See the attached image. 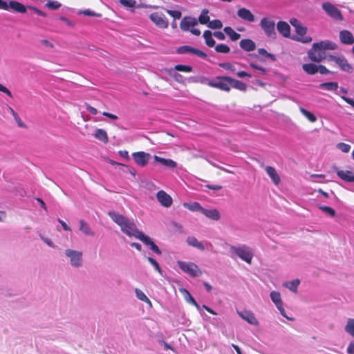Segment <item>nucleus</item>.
Wrapping results in <instances>:
<instances>
[{"label":"nucleus","instance_id":"nucleus-1","mask_svg":"<svg viewBox=\"0 0 354 354\" xmlns=\"http://www.w3.org/2000/svg\"><path fill=\"white\" fill-rule=\"evenodd\" d=\"M109 216L120 227L121 231L127 235L129 236H134L138 239H140L143 235V233L136 228L135 223L131 222L124 216L115 212H109Z\"/></svg>","mask_w":354,"mask_h":354},{"label":"nucleus","instance_id":"nucleus-2","mask_svg":"<svg viewBox=\"0 0 354 354\" xmlns=\"http://www.w3.org/2000/svg\"><path fill=\"white\" fill-rule=\"evenodd\" d=\"M227 79H231V77L229 76L216 77L214 80L209 81L208 85L211 87L229 92L231 89V82Z\"/></svg>","mask_w":354,"mask_h":354},{"label":"nucleus","instance_id":"nucleus-3","mask_svg":"<svg viewBox=\"0 0 354 354\" xmlns=\"http://www.w3.org/2000/svg\"><path fill=\"white\" fill-rule=\"evenodd\" d=\"M308 57L314 62H321L323 59H328L326 52L317 44H313L312 48L308 51Z\"/></svg>","mask_w":354,"mask_h":354},{"label":"nucleus","instance_id":"nucleus-4","mask_svg":"<svg viewBox=\"0 0 354 354\" xmlns=\"http://www.w3.org/2000/svg\"><path fill=\"white\" fill-rule=\"evenodd\" d=\"M260 26L268 37L276 39L275 23L273 20L268 17H263L261 20Z\"/></svg>","mask_w":354,"mask_h":354},{"label":"nucleus","instance_id":"nucleus-5","mask_svg":"<svg viewBox=\"0 0 354 354\" xmlns=\"http://www.w3.org/2000/svg\"><path fill=\"white\" fill-rule=\"evenodd\" d=\"M179 268L191 277H195L202 274L201 270L194 263H186L183 261H178Z\"/></svg>","mask_w":354,"mask_h":354},{"label":"nucleus","instance_id":"nucleus-6","mask_svg":"<svg viewBox=\"0 0 354 354\" xmlns=\"http://www.w3.org/2000/svg\"><path fill=\"white\" fill-rule=\"evenodd\" d=\"M322 9L328 16L337 21H343L344 17L342 12L335 5L326 2L322 4Z\"/></svg>","mask_w":354,"mask_h":354},{"label":"nucleus","instance_id":"nucleus-7","mask_svg":"<svg viewBox=\"0 0 354 354\" xmlns=\"http://www.w3.org/2000/svg\"><path fill=\"white\" fill-rule=\"evenodd\" d=\"M149 19L151 21L160 28H167L169 22L167 17L161 12H155L150 15Z\"/></svg>","mask_w":354,"mask_h":354},{"label":"nucleus","instance_id":"nucleus-8","mask_svg":"<svg viewBox=\"0 0 354 354\" xmlns=\"http://www.w3.org/2000/svg\"><path fill=\"white\" fill-rule=\"evenodd\" d=\"M232 251L236 254L239 258L245 262L250 263L253 257L252 253L248 250L247 246L243 245L242 247H232Z\"/></svg>","mask_w":354,"mask_h":354},{"label":"nucleus","instance_id":"nucleus-9","mask_svg":"<svg viewBox=\"0 0 354 354\" xmlns=\"http://www.w3.org/2000/svg\"><path fill=\"white\" fill-rule=\"evenodd\" d=\"M328 61L335 62L340 68L346 72L351 73L353 71L352 66L348 63V60L344 56L329 55Z\"/></svg>","mask_w":354,"mask_h":354},{"label":"nucleus","instance_id":"nucleus-10","mask_svg":"<svg viewBox=\"0 0 354 354\" xmlns=\"http://www.w3.org/2000/svg\"><path fill=\"white\" fill-rule=\"evenodd\" d=\"M176 53H178V54L190 53V54L195 55H196L201 58H203V59H205L207 57V54L205 52H203L198 48L189 46H182L178 47L176 49Z\"/></svg>","mask_w":354,"mask_h":354},{"label":"nucleus","instance_id":"nucleus-11","mask_svg":"<svg viewBox=\"0 0 354 354\" xmlns=\"http://www.w3.org/2000/svg\"><path fill=\"white\" fill-rule=\"evenodd\" d=\"M295 32L297 35L293 37V39L304 44H308L312 41V37L306 35L307 28L303 26L302 24L296 27Z\"/></svg>","mask_w":354,"mask_h":354},{"label":"nucleus","instance_id":"nucleus-12","mask_svg":"<svg viewBox=\"0 0 354 354\" xmlns=\"http://www.w3.org/2000/svg\"><path fill=\"white\" fill-rule=\"evenodd\" d=\"M132 158L138 165L143 167L148 164L151 155L145 151H138L132 153Z\"/></svg>","mask_w":354,"mask_h":354},{"label":"nucleus","instance_id":"nucleus-13","mask_svg":"<svg viewBox=\"0 0 354 354\" xmlns=\"http://www.w3.org/2000/svg\"><path fill=\"white\" fill-rule=\"evenodd\" d=\"M66 255L70 258L72 266L75 267L82 266V253L81 252L68 249L66 250Z\"/></svg>","mask_w":354,"mask_h":354},{"label":"nucleus","instance_id":"nucleus-14","mask_svg":"<svg viewBox=\"0 0 354 354\" xmlns=\"http://www.w3.org/2000/svg\"><path fill=\"white\" fill-rule=\"evenodd\" d=\"M158 201L165 207H169L172 205V198L165 191L160 190L156 194Z\"/></svg>","mask_w":354,"mask_h":354},{"label":"nucleus","instance_id":"nucleus-15","mask_svg":"<svg viewBox=\"0 0 354 354\" xmlns=\"http://www.w3.org/2000/svg\"><path fill=\"white\" fill-rule=\"evenodd\" d=\"M339 41L344 45H352L354 44V36L353 33L348 30H342L339 34Z\"/></svg>","mask_w":354,"mask_h":354},{"label":"nucleus","instance_id":"nucleus-16","mask_svg":"<svg viewBox=\"0 0 354 354\" xmlns=\"http://www.w3.org/2000/svg\"><path fill=\"white\" fill-rule=\"evenodd\" d=\"M198 21L194 17H184L180 23V28L183 31H189L190 27L197 25Z\"/></svg>","mask_w":354,"mask_h":354},{"label":"nucleus","instance_id":"nucleus-17","mask_svg":"<svg viewBox=\"0 0 354 354\" xmlns=\"http://www.w3.org/2000/svg\"><path fill=\"white\" fill-rule=\"evenodd\" d=\"M270 298L273 303L275 304L277 309L280 311L281 314L286 317L285 310L283 307V303L281 299L280 293L277 291H272L270 292Z\"/></svg>","mask_w":354,"mask_h":354},{"label":"nucleus","instance_id":"nucleus-18","mask_svg":"<svg viewBox=\"0 0 354 354\" xmlns=\"http://www.w3.org/2000/svg\"><path fill=\"white\" fill-rule=\"evenodd\" d=\"M278 32L284 37L288 38L290 36V26L283 21H280L277 24Z\"/></svg>","mask_w":354,"mask_h":354},{"label":"nucleus","instance_id":"nucleus-19","mask_svg":"<svg viewBox=\"0 0 354 354\" xmlns=\"http://www.w3.org/2000/svg\"><path fill=\"white\" fill-rule=\"evenodd\" d=\"M238 314L242 319L250 324L257 325L259 324V322L255 317L254 313L250 310H243L241 312L239 311Z\"/></svg>","mask_w":354,"mask_h":354},{"label":"nucleus","instance_id":"nucleus-20","mask_svg":"<svg viewBox=\"0 0 354 354\" xmlns=\"http://www.w3.org/2000/svg\"><path fill=\"white\" fill-rule=\"evenodd\" d=\"M237 15L242 19L249 22H253L255 20L254 15L247 8H242L238 10Z\"/></svg>","mask_w":354,"mask_h":354},{"label":"nucleus","instance_id":"nucleus-21","mask_svg":"<svg viewBox=\"0 0 354 354\" xmlns=\"http://www.w3.org/2000/svg\"><path fill=\"white\" fill-rule=\"evenodd\" d=\"M143 242L145 245H149L150 249L157 254H161V251L158 247L154 243V242L148 236L143 234V235L139 239Z\"/></svg>","mask_w":354,"mask_h":354},{"label":"nucleus","instance_id":"nucleus-22","mask_svg":"<svg viewBox=\"0 0 354 354\" xmlns=\"http://www.w3.org/2000/svg\"><path fill=\"white\" fill-rule=\"evenodd\" d=\"M267 174L270 176L273 183L278 185L281 181L280 176L277 174L276 169L272 166H267L266 168Z\"/></svg>","mask_w":354,"mask_h":354},{"label":"nucleus","instance_id":"nucleus-23","mask_svg":"<svg viewBox=\"0 0 354 354\" xmlns=\"http://www.w3.org/2000/svg\"><path fill=\"white\" fill-rule=\"evenodd\" d=\"M8 4V10L11 9L12 11L17 13H25L26 8L25 6L18 1H10Z\"/></svg>","mask_w":354,"mask_h":354},{"label":"nucleus","instance_id":"nucleus-24","mask_svg":"<svg viewBox=\"0 0 354 354\" xmlns=\"http://www.w3.org/2000/svg\"><path fill=\"white\" fill-rule=\"evenodd\" d=\"M240 47L248 52L252 51L256 48L255 43L250 39H243L239 43Z\"/></svg>","mask_w":354,"mask_h":354},{"label":"nucleus","instance_id":"nucleus-25","mask_svg":"<svg viewBox=\"0 0 354 354\" xmlns=\"http://www.w3.org/2000/svg\"><path fill=\"white\" fill-rule=\"evenodd\" d=\"M337 174L342 180L346 182H354V174L351 171L339 170L337 171Z\"/></svg>","mask_w":354,"mask_h":354},{"label":"nucleus","instance_id":"nucleus-26","mask_svg":"<svg viewBox=\"0 0 354 354\" xmlns=\"http://www.w3.org/2000/svg\"><path fill=\"white\" fill-rule=\"evenodd\" d=\"M153 158L156 162L169 168H175L177 166V163L171 159H166L158 156H154Z\"/></svg>","mask_w":354,"mask_h":354},{"label":"nucleus","instance_id":"nucleus-27","mask_svg":"<svg viewBox=\"0 0 354 354\" xmlns=\"http://www.w3.org/2000/svg\"><path fill=\"white\" fill-rule=\"evenodd\" d=\"M205 216L214 220L218 221L220 218V213L216 209H207L203 208L201 212Z\"/></svg>","mask_w":354,"mask_h":354},{"label":"nucleus","instance_id":"nucleus-28","mask_svg":"<svg viewBox=\"0 0 354 354\" xmlns=\"http://www.w3.org/2000/svg\"><path fill=\"white\" fill-rule=\"evenodd\" d=\"M180 292L182 294H183L185 299L188 303L193 304L197 309L200 310L201 307L199 304L196 301V300L194 299V297L191 295V294L185 288H181L180 289Z\"/></svg>","mask_w":354,"mask_h":354},{"label":"nucleus","instance_id":"nucleus-29","mask_svg":"<svg viewBox=\"0 0 354 354\" xmlns=\"http://www.w3.org/2000/svg\"><path fill=\"white\" fill-rule=\"evenodd\" d=\"M186 242L189 245L196 248L201 251L205 250V246L203 244L198 241V239L194 236H188L186 239Z\"/></svg>","mask_w":354,"mask_h":354},{"label":"nucleus","instance_id":"nucleus-30","mask_svg":"<svg viewBox=\"0 0 354 354\" xmlns=\"http://www.w3.org/2000/svg\"><path fill=\"white\" fill-rule=\"evenodd\" d=\"M94 137L96 139L103 142L104 143H107L109 142V137L107 133L105 130L102 129H97L94 134Z\"/></svg>","mask_w":354,"mask_h":354},{"label":"nucleus","instance_id":"nucleus-31","mask_svg":"<svg viewBox=\"0 0 354 354\" xmlns=\"http://www.w3.org/2000/svg\"><path fill=\"white\" fill-rule=\"evenodd\" d=\"M231 82V87L238 89L241 91H245L247 89V85L244 82L237 80L236 79L232 78L229 79Z\"/></svg>","mask_w":354,"mask_h":354},{"label":"nucleus","instance_id":"nucleus-32","mask_svg":"<svg viewBox=\"0 0 354 354\" xmlns=\"http://www.w3.org/2000/svg\"><path fill=\"white\" fill-rule=\"evenodd\" d=\"M223 31L230 37L232 41H237L241 37V35L235 32L230 26L225 27Z\"/></svg>","mask_w":354,"mask_h":354},{"label":"nucleus","instance_id":"nucleus-33","mask_svg":"<svg viewBox=\"0 0 354 354\" xmlns=\"http://www.w3.org/2000/svg\"><path fill=\"white\" fill-rule=\"evenodd\" d=\"M303 70L309 75H314L318 72V66L315 64H304L302 66Z\"/></svg>","mask_w":354,"mask_h":354},{"label":"nucleus","instance_id":"nucleus-34","mask_svg":"<svg viewBox=\"0 0 354 354\" xmlns=\"http://www.w3.org/2000/svg\"><path fill=\"white\" fill-rule=\"evenodd\" d=\"M316 44L319 45L325 51L326 50H335L337 47L335 43L328 40L322 41Z\"/></svg>","mask_w":354,"mask_h":354},{"label":"nucleus","instance_id":"nucleus-35","mask_svg":"<svg viewBox=\"0 0 354 354\" xmlns=\"http://www.w3.org/2000/svg\"><path fill=\"white\" fill-rule=\"evenodd\" d=\"M319 87L327 91H336L338 87V83L336 82H324L319 84Z\"/></svg>","mask_w":354,"mask_h":354},{"label":"nucleus","instance_id":"nucleus-36","mask_svg":"<svg viewBox=\"0 0 354 354\" xmlns=\"http://www.w3.org/2000/svg\"><path fill=\"white\" fill-rule=\"evenodd\" d=\"M203 37L205 44L209 47H213L215 45V40L212 37V33L210 30H205L203 32Z\"/></svg>","mask_w":354,"mask_h":354},{"label":"nucleus","instance_id":"nucleus-37","mask_svg":"<svg viewBox=\"0 0 354 354\" xmlns=\"http://www.w3.org/2000/svg\"><path fill=\"white\" fill-rule=\"evenodd\" d=\"M80 230L82 231L86 235H94V233L91 230L89 225L84 220L80 221Z\"/></svg>","mask_w":354,"mask_h":354},{"label":"nucleus","instance_id":"nucleus-38","mask_svg":"<svg viewBox=\"0 0 354 354\" xmlns=\"http://www.w3.org/2000/svg\"><path fill=\"white\" fill-rule=\"evenodd\" d=\"M183 206L191 211H200L202 212L203 207L198 202H194L192 203H185Z\"/></svg>","mask_w":354,"mask_h":354},{"label":"nucleus","instance_id":"nucleus-39","mask_svg":"<svg viewBox=\"0 0 354 354\" xmlns=\"http://www.w3.org/2000/svg\"><path fill=\"white\" fill-rule=\"evenodd\" d=\"M299 111L304 115L310 122H315L317 120L316 116L311 112L305 109L304 108L300 107Z\"/></svg>","mask_w":354,"mask_h":354},{"label":"nucleus","instance_id":"nucleus-40","mask_svg":"<svg viewBox=\"0 0 354 354\" xmlns=\"http://www.w3.org/2000/svg\"><path fill=\"white\" fill-rule=\"evenodd\" d=\"M209 11L207 9H203L198 17V21L201 24H207L209 21V17L208 16Z\"/></svg>","mask_w":354,"mask_h":354},{"label":"nucleus","instance_id":"nucleus-41","mask_svg":"<svg viewBox=\"0 0 354 354\" xmlns=\"http://www.w3.org/2000/svg\"><path fill=\"white\" fill-rule=\"evenodd\" d=\"M300 281L299 279H295L289 282H286L284 286L288 288L291 291L296 292L297 290V287L299 285Z\"/></svg>","mask_w":354,"mask_h":354},{"label":"nucleus","instance_id":"nucleus-42","mask_svg":"<svg viewBox=\"0 0 354 354\" xmlns=\"http://www.w3.org/2000/svg\"><path fill=\"white\" fill-rule=\"evenodd\" d=\"M345 330L352 337H354V319L350 318L348 319Z\"/></svg>","mask_w":354,"mask_h":354},{"label":"nucleus","instance_id":"nucleus-43","mask_svg":"<svg viewBox=\"0 0 354 354\" xmlns=\"http://www.w3.org/2000/svg\"><path fill=\"white\" fill-rule=\"evenodd\" d=\"M8 109H9L10 113L13 115L18 126L20 127H24V128L26 127V124L21 121V118H19L18 114L14 111V109L10 106H8Z\"/></svg>","mask_w":354,"mask_h":354},{"label":"nucleus","instance_id":"nucleus-44","mask_svg":"<svg viewBox=\"0 0 354 354\" xmlns=\"http://www.w3.org/2000/svg\"><path fill=\"white\" fill-rule=\"evenodd\" d=\"M215 50L220 53H229L230 51V47L224 44H220L215 46Z\"/></svg>","mask_w":354,"mask_h":354},{"label":"nucleus","instance_id":"nucleus-45","mask_svg":"<svg viewBox=\"0 0 354 354\" xmlns=\"http://www.w3.org/2000/svg\"><path fill=\"white\" fill-rule=\"evenodd\" d=\"M319 208L325 214H328L330 217H334L335 216V211L330 207L325 206V205H319Z\"/></svg>","mask_w":354,"mask_h":354},{"label":"nucleus","instance_id":"nucleus-46","mask_svg":"<svg viewBox=\"0 0 354 354\" xmlns=\"http://www.w3.org/2000/svg\"><path fill=\"white\" fill-rule=\"evenodd\" d=\"M207 26L212 29H220L223 27V24L219 19H214L209 21Z\"/></svg>","mask_w":354,"mask_h":354},{"label":"nucleus","instance_id":"nucleus-47","mask_svg":"<svg viewBox=\"0 0 354 354\" xmlns=\"http://www.w3.org/2000/svg\"><path fill=\"white\" fill-rule=\"evenodd\" d=\"M174 69L177 71L184 73H190L192 71V67L188 65L177 64L174 66Z\"/></svg>","mask_w":354,"mask_h":354},{"label":"nucleus","instance_id":"nucleus-48","mask_svg":"<svg viewBox=\"0 0 354 354\" xmlns=\"http://www.w3.org/2000/svg\"><path fill=\"white\" fill-rule=\"evenodd\" d=\"M136 297L141 301H145V302H147V303H149L150 304L151 301L149 299V298L145 295V294L141 291L140 290L136 288Z\"/></svg>","mask_w":354,"mask_h":354},{"label":"nucleus","instance_id":"nucleus-49","mask_svg":"<svg viewBox=\"0 0 354 354\" xmlns=\"http://www.w3.org/2000/svg\"><path fill=\"white\" fill-rule=\"evenodd\" d=\"M167 13L169 14L171 17H172L174 20L179 19L182 17V13L179 10H167Z\"/></svg>","mask_w":354,"mask_h":354},{"label":"nucleus","instance_id":"nucleus-50","mask_svg":"<svg viewBox=\"0 0 354 354\" xmlns=\"http://www.w3.org/2000/svg\"><path fill=\"white\" fill-rule=\"evenodd\" d=\"M46 6L49 9L57 10L61 6V3L57 1H49Z\"/></svg>","mask_w":354,"mask_h":354},{"label":"nucleus","instance_id":"nucleus-51","mask_svg":"<svg viewBox=\"0 0 354 354\" xmlns=\"http://www.w3.org/2000/svg\"><path fill=\"white\" fill-rule=\"evenodd\" d=\"M120 3L126 8H133L136 4V0H120Z\"/></svg>","mask_w":354,"mask_h":354},{"label":"nucleus","instance_id":"nucleus-52","mask_svg":"<svg viewBox=\"0 0 354 354\" xmlns=\"http://www.w3.org/2000/svg\"><path fill=\"white\" fill-rule=\"evenodd\" d=\"M147 260L160 274H162V270L158 263L152 257H148Z\"/></svg>","mask_w":354,"mask_h":354},{"label":"nucleus","instance_id":"nucleus-53","mask_svg":"<svg viewBox=\"0 0 354 354\" xmlns=\"http://www.w3.org/2000/svg\"><path fill=\"white\" fill-rule=\"evenodd\" d=\"M80 13L82 14L85 16L97 17H100L102 16V15L100 13H96L93 11L90 10L89 9L82 10Z\"/></svg>","mask_w":354,"mask_h":354},{"label":"nucleus","instance_id":"nucleus-54","mask_svg":"<svg viewBox=\"0 0 354 354\" xmlns=\"http://www.w3.org/2000/svg\"><path fill=\"white\" fill-rule=\"evenodd\" d=\"M337 147L342 152L348 153L351 149V146L348 144H346L344 142H340L337 145Z\"/></svg>","mask_w":354,"mask_h":354},{"label":"nucleus","instance_id":"nucleus-55","mask_svg":"<svg viewBox=\"0 0 354 354\" xmlns=\"http://www.w3.org/2000/svg\"><path fill=\"white\" fill-rule=\"evenodd\" d=\"M219 66L226 70H230L232 71L235 70L234 66L229 62L221 63L219 64Z\"/></svg>","mask_w":354,"mask_h":354},{"label":"nucleus","instance_id":"nucleus-56","mask_svg":"<svg viewBox=\"0 0 354 354\" xmlns=\"http://www.w3.org/2000/svg\"><path fill=\"white\" fill-rule=\"evenodd\" d=\"M318 72L322 75H326L330 73V71L323 65L318 66Z\"/></svg>","mask_w":354,"mask_h":354},{"label":"nucleus","instance_id":"nucleus-57","mask_svg":"<svg viewBox=\"0 0 354 354\" xmlns=\"http://www.w3.org/2000/svg\"><path fill=\"white\" fill-rule=\"evenodd\" d=\"M84 106L91 114L96 115L97 113V110L95 107L91 106L88 103L86 102Z\"/></svg>","mask_w":354,"mask_h":354},{"label":"nucleus","instance_id":"nucleus-58","mask_svg":"<svg viewBox=\"0 0 354 354\" xmlns=\"http://www.w3.org/2000/svg\"><path fill=\"white\" fill-rule=\"evenodd\" d=\"M213 35L216 39L219 40H224L225 39L224 33L221 31H216Z\"/></svg>","mask_w":354,"mask_h":354},{"label":"nucleus","instance_id":"nucleus-59","mask_svg":"<svg viewBox=\"0 0 354 354\" xmlns=\"http://www.w3.org/2000/svg\"><path fill=\"white\" fill-rule=\"evenodd\" d=\"M0 91L6 93L7 95H8L9 97H12V93L10 91V90L8 88H7L6 86H4L3 84H0Z\"/></svg>","mask_w":354,"mask_h":354},{"label":"nucleus","instance_id":"nucleus-60","mask_svg":"<svg viewBox=\"0 0 354 354\" xmlns=\"http://www.w3.org/2000/svg\"><path fill=\"white\" fill-rule=\"evenodd\" d=\"M341 98L354 109V100L347 97L344 95L341 96Z\"/></svg>","mask_w":354,"mask_h":354},{"label":"nucleus","instance_id":"nucleus-61","mask_svg":"<svg viewBox=\"0 0 354 354\" xmlns=\"http://www.w3.org/2000/svg\"><path fill=\"white\" fill-rule=\"evenodd\" d=\"M290 24L295 28H296V27H298L299 26H300L301 24V22L296 18H292L290 19Z\"/></svg>","mask_w":354,"mask_h":354},{"label":"nucleus","instance_id":"nucleus-62","mask_svg":"<svg viewBox=\"0 0 354 354\" xmlns=\"http://www.w3.org/2000/svg\"><path fill=\"white\" fill-rule=\"evenodd\" d=\"M236 75L240 77V78H243V77H251L252 75L245 72V71H239L237 73H236Z\"/></svg>","mask_w":354,"mask_h":354},{"label":"nucleus","instance_id":"nucleus-63","mask_svg":"<svg viewBox=\"0 0 354 354\" xmlns=\"http://www.w3.org/2000/svg\"><path fill=\"white\" fill-rule=\"evenodd\" d=\"M346 351L348 354H354V341L349 343Z\"/></svg>","mask_w":354,"mask_h":354},{"label":"nucleus","instance_id":"nucleus-64","mask_svg":"<svg viewBox=\"0 0 354 354\" xmlns=\"http://www.w3.org/2000/svg\"><path fill=\"white\" fill-rule=\"evenodd\" d=\"M0 9L8 10V4L6 1L0 0Z\"/></svg>","mask_w":354,"mask_h":354}]
</instances>
